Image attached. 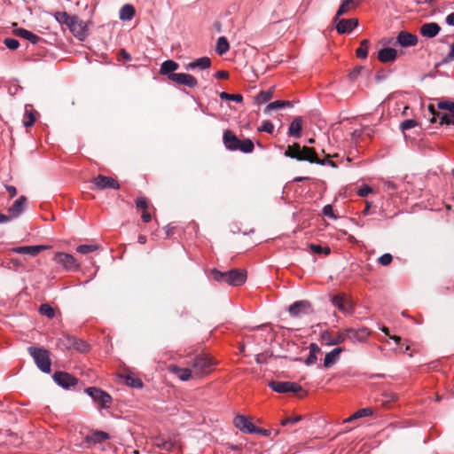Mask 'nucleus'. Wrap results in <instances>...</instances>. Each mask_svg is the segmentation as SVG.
I'll return each instance as SVG.
<instances>
[{
	"label": "nucleus",
	"instance_id": "1",
	"mask_svg": "<svg viewBox=\"0 0 454 454\" xmlns=\"http://www.w3.org/2000/svg\"><path fill=\"white\" fill-rule=\"evenodd\" d=\"M247 278V273L244 269H232L225 272L213 269L208 273L209 280L224 284H244Z\"/></svg>",
	"mask_w": 454,
	"mask_h": 454
},
{
	"label": "nucleus",
	"instance_id": "2",
	"mask_svg": "<svg viewBox=\"0 0 454 454\" xmlns=\"http://www.w3.org/2000/svg\"><path fill=\"white\" fill-rule=\"evenodd\" d=\"M215 363L207 355H197L192 363L193 377L198 379L209 374Z\"/></svg>",
	"mask_w": 454,
	"mask_h": 454
},
{
	"label": "nucleus",
	"instance_id": "3",
	"mask_svg": "<svg viewBox=\"0 0 454 454\" xmlns=\"http://www.w3.org/2000/svg\"><path fill=\"white\" fill-rule=\"evenodd\" d=\"M28 353L33 357L36 366L45 373L51 372V358L49 350L43 348L29 347Z\"/></svg>",
	"mask_w": 454,
	"mask_h": 454
},
{
	"label": "nucleus",
	"instance_id": "4",
	"mask_svg": "<svg viewBox=\"0 0 454 454\" xmlns=\"http://www.w3.org/2000/svg\"><path fill=\"white\" fill-rule=\"evenodd\" d=\"M151 441L153 445L162 452H172L181 449V444L176 436L156 435L152 437Z\"/></svg>",
	"mask_w": 454,
	"mask_h": 454
},
{
	"label": "nucleus",
	"instance_id": "5",
	"mask_svg": "<svg viewBox=\"0 0 454 454\" xmlns=\"http://www.w3.org/2000/svg\"><path fill=\"white\" fill-rule=\"evenodd\" d=\"M312 151V147H301L300 145L294 144L293 145H288L285 152V156L300 161L306 160L309 162Z\"/></svg>",
	"mask_w": 454,
	"mask_h": 454
},
{
	"label": "nucleus",
	"instance_id": "6",
	"mask_svg": "<svg viewBox=\"0 0 454 454\" xmlns=\"http://www.w3.org/2000/svg\"><path fill=\"white\" fill-rule=\"evenodd\" d=\"M85 393L101 408H108L112 403L111 395L100 388L90 387L85 388Z\"/></svg>",
	"mask_w": 454,
	"mask_h": 454
},
{
	"label": "nucleus",
	"instance_id": "7",
	"mask_svg": "<svg viewBox=\"0 0 454 454\" xmlns=\"http://www.w3.org/2000/svg\"><path fill=\"white\" fill-rule=\"evenodd\" d=\"M53 261L56 264L61 266L67 271H75L79 269V263L76 262L74 257L67 253H57L54 255Z\"/></svg>",
	"mask_w": 454,
	"mask_h": 454
},
{
	"label": "nucleus",
	"instance_id": "8",
	"mask_svg": "<svg viewBox=\"0 0 454 454\" xmlns=\"http://www.w3.org/2000/svg\"><path fill=\"white\" fill-rule=\"evenodd\" d=\"M269 387L277 393H298L302 390L301 385L291 381H276L269 382Z\"/></svg>",
	"mask_w": 454,
	"mask_h": 454
},
{
	"label": "nucleus",
	"instance_id": "9",
	"mask_svg": "<svg viewBox=\"0 0 454 454\" xmlns=\"http://www.w3.org/2000/svg\"><path fill=\"white\" fill-rule=\"evenodd\" d=\"M287 311L292 317H300L312 312L311 303L307 300L296 301L291 304Z\"/></svg>",
	"mask_w": 454,
	"mask_h": 454
},
{
	"label": "nucleus",
	"instance_id": "10",
	"mask_svg": "<svg viewBox=\"0 0 454 454\" xmlns=\"http://www.w3.org/2000/svg\"><path fill=\"white\" fill-rule=\"evenodd\" d=\"M333 23L337 32L340 35L351 33L357 26V19H340L336 20V16L333 18Z\"/></svg>",
	"mask_w": 454,
	"mask_h": 454
},
{
	"label": "nucleus",
	"instance_id": "11",
	"mask_svg": "<svg viewBox=\"0 0 454 454\" xmlns=\"http://www.w3.org/2000/svg\"><path fill=\"white\" fill-rule=\"evenodd\" d=\"M93 184L98 190L114 189L119 190L120 184L114 178L103 175H98L93 179Z\"/></svg>",
	"mask_w": 454,
	"mask_h": 454
},
{
	"label": "nucleus",
	"instance_id": "12",
	"mask_svg": "<svg viewBox=\"0 0 454 454\" xmlns=\"http://www.w3.org/2000/svg\"><path fill=\"white\" fill-rule=\"evenodd\" d=\"M169 80L179 85H184L188 88H194L198 85L197 79L189 74L177 73L169 74Z\"/></svg>",
	"mask_w": 454,
	"mask_h": 454
},
{
	"label": "nucleus",
	"instance_id": "13",
	"mask_svg": "<svg viewBox=\"0 0 454 454\" xmlns=\"http://www.w3.org/2000/svg\"><path fill=\"white\" fill-rule=\"evenodd\" d=\"M53 380L59 386L66 389L75 386L78 382L75 377L65 372H56L53 374Z\"/></svg>",
	"mask_w": 454,
	"mask_h": 454
},
{
	"label": "nucleus",
	"instance_id": "14",
	"mask_svg": "<svg viewBox=\"0 0 454 454\" xmlns=\"http://www.w3.org/2000/svg\"><path fill=\"white\" fill-rule=\"evenodd\" d=\"M333 304L342 312H349L353 309L351 299L345 294H338L331 299Z\"/></svg>",
	"mask_w": 454,
	"mask_h": 454
},
{
	"label": "nucleus",
	"instance_id": "15",
	"mask_svg": "<svg viewBox=\"0 0 454 454\" xmlns=\"http://www.w3.org/2000/svg\"><path fill=\"white\" fill-rule=\"evenodd\" d=\"M346 338H348L352 341H364L370 335V331L366 327L359 329L347 328L344 330Z\"/></svg>",
	"mask_w": 454,
	"mask_h": 454
},
{
	"label": "nucleus",
	"instance_id": "16",
	"mask_svg": "<svg viewBox=\"0 0 454 454\" xmlns=\"http://www.w3.org/2000/svg\"><path fill=\"white\" fill-rule=\"evenodd\" d=\"M234 426L245 434H254V425L244 415H237L233 419Z\"/></svg>",
	"mask_w": 454,
	"mask_h": 454
},
{
	"label": "nucleus",
	"instance_id": "17",
	"mask_svg": "<svg viewBox=\"0 0 454 454\" xmlns=\"http://www.w3.org/2000/svg\"><path fill=\"white\" fill-rule=\"evenodd\" d=\"M70 31L79 40H83L88 33L87 24L77 16L74 20V25L69 27Z\"/></svg>",
	"mask_w": 454,
	"mask_h": 454
},
{
	"label": "nucleus",
	"instance_id": "18",
	"mask_svg": "<svg viewBox=\"0 0 454 454\" xmlns=\"http://www.w3.org/2000/svg\"><path fill=\"white\" fill-rule=\"evenodd\" d=\"M396 43L402 47L415 46L418 43V36L407 31H401L396 36Z\"/></svg>",
	"mask_w": 454,
	"mask_h": 454
},
{
	"label": "nucleus",
	"instance_id": "19",
	"mask_svg": "<svg viewBox=\"0 0 454 454\" xmlns=\"http://www.w3.org/2000/svg\"><path fill=\"white\" fill-rule=\"evenodd\" d=\"M27 198L25 196L19 197L13 204L8 208V213L12 214V216L16 219L20 217L25 211L27 207Z\"/></svg>",
	"mask_w": 454,
	"mask_h": 454
},
{
	"label": "nucleus",
	"instance_id": "20",
	"mask_svg": "<svg viewBox=\"0 0 454 454\" xmlns=\"http://www.w3.org/2000/svg\"><path fill=\"white\" fill-rule=\"evenodd\" d=\"M321 338L329 346L339 345L346 340L345 331L333 336L329 331H325L321 333Z\"/></svg>",
	"mask_w": 454,
	"mask_h": 454
},
{
	"label": "nucleus",
	"instance_id": "21",
	"mask_svg": "<svg viewBox=\"0 0 454 454\" xmlns=\"http://www.w3.org/2000/svg\"><path fill=\"white\" fill-rule=\"evenodd\" d=\"M223 141L224 146L230 151H238L239 139L231 130L227 129L223 132Z\"/></svg>",
	"mask_w": 454,
	"mask_h": 454
},
{
	"label": "nucleus",
	"instance_id": "22",
	"mask_svg": "<svg viewBox=\"0 0 454 454\" xmlns=\"http://www.w3.org/2000/svg\"><path fill=\"white\" fill-rule=\"evenodd\" d=\"M441 31V27L435 22L425 23L420 27V34L427 38H434Z\"/></svg>",
	"mask_w": 454,
	"mask_h": 454
},
{
	"label": "nucleus",
	"instance_id": "23",
	"mask_svg": "<svg viewBox=\"0 0 454 454\" xmlns=\"http://www.w3.org/2000/svg\"><path fill=\"white\" fill-rule=\"evenodd\" d=\"M397 58V51L394 48L385 47L378 51V59L382 63L393 62Z\"/></svg>",
	"mask_w": 454,
	"mask_h": 454
},
{
	"label": "nucleus",
	"instance_id": "24",
	"mask_svg": "<svg viewBox=\"0 0 454 454\" xmlns=\"http://www.w3.org/2000/svg\"><path fill=\"white\" fill-rule=\"evenodd\" d=\"M169 372L175 374L179 380L183 381H186L190 379H195L193 377L192 369L190 368H181L176 365H170Z\"/></svg>",
	"mask_w": 454,
	"mask_h": 454
},
{
	"label": "nucleus",
	"instance_id": "25",
	"mask_svg": "<svg viewBox=\"0 0 454 454\" xmlns=\"http://www.w3.org/2000/svg\"><path fill=\"white\" fill-rule=\"evenodd\" d=\"M46 246L37 245V246H24V247H17L13 248V252L21 254H28L30 256L37 255L41 251L46 249Z\"/></svg>",
	"mask_w": 454,
	"mask_h": 454
},
{
	"label": "nucleus",
	"instance_id": "26",
	"mask_svg": "<svg viewBox=\"0 0 454 454\" xmlns=\"http://www.w3.org/2000/svg\"><path fill=\"white\" fill-rule=\"evenodd\" d=\"M13 34L16 36L27 40L33 45L37 44L39 42L43 40L40 36L36 35L35 34L21 27L14 29Z\"/></svg>",
	"mask_w": 454,
	"mask_h": 454
},
{
	"label": "nucleus",
	"instance_id": "27",
	"mask_svg": "<svg viewBox=\"0 0 454 454\" xmlns=\"http://www.w3.org/2000/svg\"><path fill=\"white\" fill-rule=\"evenodd\" d=\"M67 347L73 348L80 353H86L90 350V345L83 340L74 337H67Z\"/></svg>",
	"mask_w": 454,
	"mask_h": 454
},
{
	"label": "nucleus",
	"instance_id": "28",
	"mask_svg": "<svg viewBox=\"0 0 454 454\" xmlns=\"http://www.w3.org/2000/svg\"><path fill=\"white\" fill-rule=\"evenodd\" d=\"M343 352L342 348H335L332 351L328 352L324 359V366L325 368H331L338 361L340 355Z\"/></svg>",
	"mask_w": 454,
	"mask_h": 454
},
{
	"label": "nucleus",
	"instance_id": "29",
	"mask_svg": "<svg viewBox=\"0 0 454 454\" xmlns=\"http://www.w3.org/2000/svg\"><path fill=\"white\" fill-rule=\"evenodd\" d=\"M211 66V60L208 57H202L195 59L194 61L189 63L186 67L187 70H195L196 68L206 70L209 68Z\"/></svg>",
	"mask_w": 454,
	"mask_h": 454
},
{
	"label": "nucleus",
	"instance_id": "30",
	"mask_svg": "<svg viewBox=\"0 0 454 454\" xmlns=\"http://www.w3.org/2000/svg\"><path fill=\"white\" fill-rule=\"evenodd\" d=\"M302 120L301 117H295L289 125L288 135L294 138H299L301 136Z\"/></svg>",
	"mask_w": 454,
	"mask_h": 454
},
{
	"label": "nucleus",
	"instance_id": "31",
	"mask_svg": "<svg viewBox=\"0 0 454 454\" xmlns=\"http://www.w3.org/2000/svg\"><path fill=\"white\" fill-rule=\"evenodd\" d=\"M109 438V434L103 431H94L85 437V442L88 444L101 443Z\"/></svg>",
	"mask_w": 454,
	"mask_h": 454
},
{
	"label": "nucleus",
	"instance_id": "32",
	"mask_svg": "<svg viewBox=\"0 0 454 454\" xmlns=\"http://www.w3.org/2000/svg\"><path fill=\"white\" fill-rule=\"evenodd\" d=\"M293 103L287 100H276L269 103L264 108V114H269L271 111L282 109L284 107H292Z\"/></svg>",
	"mask_w": 454,
	"mask_h": 454
},
{
	"label": "nucleus",
	"instance_id": "33",
	"mask_svg": "<svg viewBox=\"0 0 454 454\" xmlns=\"http://www.w3.org/2000/svg\"><path fill=\"white\" fill-rule=\"evenodd\" d=\"M135 13V7L129 4H126L121 8L119 12V18L122 21H129L133 19Z\"/></svg>",
	"mask_w": 454,
	"mask_h": 454
},
{
	"label": "nucleus",
	"instance_id": "34",
	"mask_svg": "<svg viewBox=\"0 0 454 454\" xmlns=\"http://www.w3.org/2000/svg\"><path fill=\"white\" fill-rule=\"evenodd\" d=\"M179 65L176 62L171 59H168L161 64L160 73V74L168 75V78L169 79V74H175L174 71H176Z\"/></svg>",
	"mask_w": 454,
	"mask_h": 454
},
{
	"label": "nucleus",
	"instance_id": "35",
	"mask_svg": "<svg viewBox=\"0 0 454 454\" xmlns=\"http://www.w3.org/2000/svg\"><path fill=\"white\" fill-rule=\"evenodd\" d=\"M309 348V355L308 356V357L305 360V364L308 366H310L317 362V355L320 352V348L316 343H311Z\"/></svg>",
	"mask_w": 454,
	"mask_h": 454
},
{
	"label": "nucleus",
	"instance_id": "36",
	"mask_svg": "<svg viewBox=\"0 0 454 454\" xmlns=\"http://www.w3.org/2000/svg\"><path fill=\"white\" fill-rule=\"evenodd\" d=\"M274 87L268 90H261L255 97V102L258 105L267 103L273 98Z\"/></svg>",
	"mask_w": 454,
	"mask_h": 454
},
{
	"label": "nucleus",
	"instance_id": "37",
	"mask_svg": "<svg viewBox=\"0 0 454 454\" xmlns=\"http://www.w3.org/2000/svg\"><path fill=\"white\" fill-rule=\"evenodd\" d=\"M309 162L310 163H316V164H318V165H321V166L328 165V166H331L333 168H336L337 167L336 163L333 162V160H331L329 156L325 157L323 160L318 159L317 154V153H316L314 148H313V151H312V155L310 156Z\"/></svg>",
	"mask_w": 454,
	"mask_h": 454
},
{
	"label": "nucleus",
	"instance_id": "38",
	"mask_svg": "<svg viewBox=\"0 0 454 454\" xmlns=\"http://www.w3.org/2000/svg\"><path fill=\"white\" fill-rule=\"evenodd\" d=\"M254 145L253 141L249 138H245L243 140L239 139L238 150L244 153H250L254 151Z\"/></svg>",
	"mask_w": 454,
	"mask_h": 454
},
{
	"label": "nucleus",
	"instance_id": "39",
	"mask_svg": "<svg viewBox=\"0 0 454 454\" xmlns=\"http://www.w3.org/2000/svg\"><path fill=\"white\" fill-rule=\"evenodd\" d=\"M230 50L228 40L224 36H220L216 43L215 51L219 55L225 54Z\"/></svg>",
	"mask_w": 454,
	"mask_h": 454
},
{
	"label": "nucleus",
	"instance_id": "40",
	"mask_svg": "<svg viewBox=\"0 0 454 454\" xmlns=\"http://www.w3.org/2000/svg\"><path fill=\"white\" fill-rule=\"evenodd\" d=\"M75 17L76 16L67 14L66 12L56 13V20L61 24H66L68 27L71 25H74V20Z\"/></svg>",
	"mask_w": 454,
	"mask_h": 454
},
{
	"label": "nucleus",
	"instance_id": "41",
	"mask_svg": "<svg viewBox=\"0 0 454 454\" xmlns=\"http://www.w3.org/2000/svg\"><path fill=\"white\" fill-rule=\"evenodd\" d=\"M370 42L367 39H364L360 43V47L356 50V54L359 59H366L368 56V47Z\"/></svg>",
	"mask_w": 454,
	"mask_h": 454
},
{
	"label": "nucleus",
	"instance_id": "42",
	"mask_svg": "<svg viewBox=\"0 0 454 454\" xmlns=\"http://www.w3.org/2000/svg\"><path fill=\"white\" fill-rule=\"evenodd\" d=\"M124 382L127 386L134 387V388L143 387L142 380L137 377H134L133 375L125 376Z\"/></svg>",
	"mask_w": 454,
	"mask_h": 454
},
{
	"label": "nucleus",
	"instance_id": "43",
	"mask_svg": "<svg viewBox=\"0 0 454 454\" xmlns=\"http://www.w3.org/2000/svg\"><path fill=\"white\" fill-rule=\"evenodd\" d=\"M309 249L314 253V254H329L331 253V249L329 247H322L318 244H314V243H311L309 244Z\"/></svg>",
	"mask_w": 454,
	"mask_h": 454
},
{
	"label": "nucleus",
	"instance_id": "44",
	"mask_svg": "<svg viewBox=\"0 0 454 454\" xmlns=\"http://www.w3.org/2000/svg\"><path fill=\"white\" fill-rule=\"evenodd\" d=\"M98 248V245L84 244V245L78 246L76 247V252L79 254H90V253L96 251Z\"/></svg>",
	"mask_w": 454,
	"mask_h": 454
},
{
	"label": "nucleus",
	"instance_id": "45",
	"mask_svg": "<svg viewBox=\"0 0 454 454\" xmlns=\"http://www.w3.org/2000/svg\"><path fill=\"white\" fill-rule=\"evenodd\" d=\"M372 413V411L369 408L360 409L356 412H355L352 416H350L348 419H347L345 420V422H350L353 419L366 417V416L371 415Z\"/></svg>",
	"mask_w": 454,
	"mask_h": 454
},
{
	"label": "nucleus",
	"instance_id": "46",
	"mask_svg": "<svg viewBox=\"0 0 454 454\" xmlns=\"http://www.w3.org/2000/svg\"><path fill=\"white\" fill-rule=\"evenodd\" d=\"M39 312L49 318H53L55 317V311L53 308L48 303L42 304L39 308Z\"/></svg>",
	"mask_w": 454,
	"mask_h": 454
},
{
	"label": "nucleus",
	"instance_id": "47",
	"mask_svg": "<svg viewBox=\"0 0 454 454\" xmlns=\"http://www.w3.org/2000/svg\"><path fill=\"white\" fill-rule=\"evenodd\" d=\"M219 96L222 99L234 101L237 103H241L243 101V96L241 94H229L227 92H222Z\"/></svg>",
	"mask_w": 454,
	"mask_h": 454
},
{
	"label": "nucleus",
	"instance_id": "48",
	"mask_svg": "<svg viewBox=\"0 0 454 454\" xmlns=\"http://www.w3.org/2000/svg\"><path fill=\"white\" fill-rule=\"evenodd\" d=\"M437 106L441 110H447L448 113H454V102L450 100H441L438 102Z\"/></svg>",
	"mask_w": 454,
	"mask_h": 454
},
{
	"label": "nucleus",
	"instance_id": "49",
	"mask_svg": "<svg viewBox=\"0 0 454 454\" xmlns=\"http://www.w3.org/2000/svg\"><path fill=\"white\" fill-rule=\"evenodd\" d=\"M437 106L441 110H447L448 113H454V102L450 100H441L438 102Z\"/></svg>",
	"mask_w": 454,
	"mask_h": 454
},
{
	"label": "nucleus",
	"instance_id": "50",
	"mask_svg": "<svg viewBox=\"0 0 454 454\" xmlns=\"http://www.w3.org/2000/svg\"><path fill=\"white\" fill-rule=\"evenodd\" d=\"M259 132H266L272 134L274 131V125L270 121H264L261 126L257 128Z\"/></svg>",
	"mask_w": 454,
	"mask_h": 454
},
{
	"label": "nucleus",
	"instance_id": "51",
	"mask_svg": "<svg viewBox=\"0 0 454 454\" xmlns=\"http://www.w3.org/2000/svg\"><path fill=\"white\" fill-rule=\"evenodd\" d=\"M418 125V122L415 120L408 119L404 120L400 124V129L404 132L405 130L411 129Z\"/></svg>",
	"mask_w": 454,
	"mask_h": 454
},
{
	"label": "nucleus",
	"instance_id": "52",
	"mask_svg": "<svg viewBox=\"0 0 454 454\" xmlns=\"http://www.w3.org/2000/svg\"><path fill=\"white\" fill-rule=\"evenodd\" d=\"M35 122V116L32 112L26 111L23 125L27 128L31 127Z\"/></svg>",
	"mask_w": 454,
	"mask_h": 454
},
{
	"label": "nucleus",
	"instance_id": "53",
	"mask_svg": "<svg viewBox=\"0 0 454 454\" xmlns=\"http://www.w3.org/2000/svg\"><path fill=\"white\" fill-rule=\"evenodd\" d=\"M4 45L10 50H16L20 46V43L17 39L7 37L4 40Z\"/></svg>",
	"mask_w": 454,
	"mask_h": 454
},
{
	"label": "nucleus",
	"instance_id": "54",
	"mask_svg": "<svg viewBox=\"0 0 454 454\" xmlns=\"http://www.w3.org/2000/svg\"><path fill=\"white\" fill-rule=\"evenodd\" d=\"M300 420H301V416H295V417H292V418H286V419H284L281 420V426L286 427V426H289V425H294L297 422H299Z\"/></svg>",
	"mask_w": 454,
	"mask_h": 454
},
{
	"label": "nucleus",
	"instance_id": "55",
	"mask_svg": "<svg viewBox=\"0 0 454 454\" xmlns=\"http://www.w3.org/2000/svg\"><path fill=\"white\" fill-rule=\"evenodd\" d=\"M392 260H393V256L390 254L386 253L379 257L378 262L381 265L387 266L391 263Z\"/></svg>",
	"mask_w": 454,
	"mask_h": 454
},
{
	"label": "nucleus",
	"instance_id": "56",
	"mask_svg": "<svg viewBox=\"0 0 454 454\" xmlns=\"http://www.w3.org/2000/svg\"><path fill=\"white\" fill-rule=\"evenodd\" d=\"M323 215L326 217H329V218H332V219H336L337 216L334 215V212H333V207L328 204V205H325L324 207H323Z\"/></svg>",
	"mask_w": 454,
	"mask_h": 454
},
{
	"label": "nucleus",
	"instance_id": "57",
	"mask_svg": "<svg viewBox=\"0 0 454 454\" xmlns=\"http://www.w3.org/2000/svg\"><path fill=\"white\" fill-rule=\"evenodd\" d=\"M364 67L361 66L354 67L348 74L349 79L355 81L360 75Z\"/></svg>",
	"mask_w": 454,
	"mask_h": 454
},
{
	"label": "nucleus",
	"instance_id": "58",
	"mask_svg": "<svg viewBox=\"0 0 454 454\" xmlns=\"http://www.w3.org/2000/svg\"><path fill=\"white\" fill-rule=\"evenodd\" d=\"M135 202L137 208L145 210L148 207L147 200L145 197L137 198Z\"/></svg>",
	"mask_w": 454,
	"mask_h": 454
},
{
	"label": "nucleus",
	"instance_id": "59",
	"mask_svg": "<svg viewBox=\"0 0 454 454\" xmlns=\"http://www.w3.org/2000/svg\"><path fill=\"white\" fill-rule=\"evenodd\" d=\"M372 192V189L368 186V185H364L362 186L358 192H357V194L360 196V197H366L369 193H371Z\"/></svg>",
	"mask_w": 454,
	"mask_h": 454
},
{
	"label": "nucleus",
	"instance_id": "60",
	"mask_svg": "<svg viewBox=\"0 0 454 454\" xmlns=\"http://www.w3.org/2000/svg\"><path fill=\"white\" fill-rule=\"evenodd\" d=\"M254 434H259L263 436H270L271 434L270 430L260 428L254 426Z\"/></svg>",
	"mask_w": 454,
	"mask_h": 454
},
{
	"label": "nucleus",
	"instance_id": "61",
	"mask_svg": "<svg viewBox=\"0 0 454 454\" xmlns=\"http://www.w3.org/2000/svg\"><path fill=\"white\" fill-rule=\"evenodd\" d=\"M13 219L14 218L12 216V214L4 215L0 213V224L8 223Z\"/></svg>",
	"mask_w": 454,
	"mask_h": 454
},
{
	"label": "nucleus",
	"instance_id": "62",
	"mask_svg": "<svg viewBox=\"0 0 454 454\" xmlns=\"http://www.w3.org/2000/svg\"><path fill=\"white\" fill-rule=\"evenodd\" d=\"M4 187H5L6 191L9 192L11 198H13L14 196H16L17 190H16L15 186L5 184Z\"/></svg>",
	"mask_w": 454,
	"mask_h": 454
},
{
	"label": "nucleus",
	"instance_id": "63",
	"mask_svg": "<svg viewBox=\"0 0 454 454\" xmlns=\"http://www.w3.org/2000/svg\"><path fill=\"white\" fill-rule=\"evenodd\" d=\"M215 77L216 79H227L229 77V74L226 71L220 70L215 74Z\"/></svg>",
	"mask_w": 454,
	"mask_h": 454
},
{
	"label": "nucleus",
	"instance_id": "64",
	"mask_svg": "<svg viewBox=\"0 0 454 454\" xmlns=\"http://www.w3.org/2000/svg\"><path fill=\"white\" fill-rule=\"evenodd\" d=\"M446 23L449 25V26H452L454 27V12L450 13L447 17H446Z\"/></svg>",
	"mask_w": 454,
	"mask_h": 454
}]
</instances>
